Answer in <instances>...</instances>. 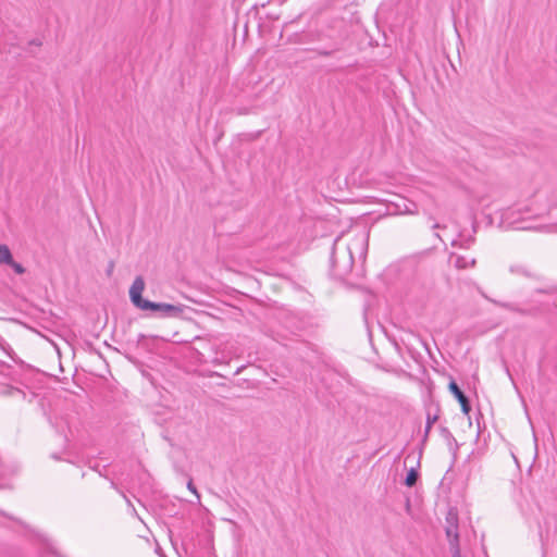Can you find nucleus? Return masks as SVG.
<instances>
[{"label": "nucleus", "instance_id": "nucleus-8", "mask_svg": "<svg viewBox=\"0 0 557 557\" xmlns=\"http://www.w3.org/2000/svg\"><path fill=\"white\" fill-rule=\"evenodd\" d=\"M419 479V472L416 468H410L406 474L404 484L408 487H412L416 485Z\"/></svg>", "mask_w": 557, "mask_h": 557}, {"label": "nucleus", "instance_id": "nucleus-3", "mask_svg": "<svg viewBox=\"0 0 557 557\" xmlns=\"http://www.w3.org/2000/svg\"><path fill=\"white\" fill-rule=\"evenodd\" d=\"M284 327L290 331V333L296 334L299 331H302L307 322L304 317L299 314L292 313L289 311H284Z\"/></svg>", "mask_w": 557, "mask_h": 557}, {"label": "nucleus", "instance_id": "nucleus-18", "mask_svg": "<svg viewBox=\"0 0 557 557\" xmlns=\"http://www.w3.org/2000/svg\"><path fill=\"white\" fill-rule=\"evenodd\" d=\"M440 227H441V225H440L438 223H435V224L433 225V228H440Z\"/></svg>", "mask_w": 557, "mask_h": 557}, {"label": "nucleus", "instance_id": "nucleus-4", "mask_svg": "<svg viewBox=\"0 0 557 557\" xmlns=\"http://www.w3.org/2000/svg\"><path fill=\"white\" fill-rule=\"evenodd\" d=\"M148 310L160 311L165 317H180L184 312V306L151 301V307H147Z\"/></svg>", "mask_w": 557, "mask_h": 557}, {"label": "nucleus", "instance_id": "nucleus-9", "mask_svg": "<svg viewBox=\"0 0 557 557\" xmlns=\"http://www.w3.org/2000/svg\"><path fill=\"white\" fill-rule=\"evenodd\" d=\"M13 260L10 248L7 245H0V263L10 264Z\"/></svg>", "mask_w": 557, "mask_h": 557}, {"label": "nucleus", "instance_id": "nucleus-1", "mask_svg": "<svg viewBox=\"0 0 557 557\" xmlns=\"http://www.w3.org/2000/svg\"><path fill=\"white\" fill-rule=\"evenodd\" d=\"M445 534L448 541L449 547L460 545L459 537V518L456 508H449L445 518Z\"/></svg>", "mask_w": 557, "mask_h": 557}, {"label": "nucleus", "instance_id": "nucleus-7", "mask_svg": "<svg viewBox=\"0 0 557 557\" xmlns=\"http://www.w3.org/2000/svg\"><path fill=\"white\" fill-rule=\"evenodd\" d=\"M437 419L438 416L436 413L432 416L430 412H428L422 443L426 442L430 431Z\"/></svg>", "mask_w": 557, "mask_h": 557}, {"label": "nucleus", "instance_id": "nucleus-11", "mask_svg": "<svg viewBox=\"0 0 557 557\" xmlns=\"http://www.w3.org/2000/svg\"><path fill=\"white\" fill-rule=\"evenodd\" d=\"M9 265L12 267V269L17 274H24L25 273V268L21 263L15 262L14 260H12V262Z\"/></svg>", "mask_w": 557, "mask_h": 557}, {"label": "nucleus", "instance_id": "nucleus-16", "mask_svg": "<svg viewBox=\"0 0 557 557\" xmlns=\"http://www.w3.org/2000/svg\"><path fill=\"white\" fill-rule=\"evenodd\" d=\"M335 263H336V260H335V255H334V252H333V253H332V264H333V267H335Z\"/></svg>", "mask_w": 557, "mask_h": 557}, {"label": "nucleus", "instance_id": "nucleus-17", "mask_svg": "<svg viewBox=\"0 0 557 557\" xmlns=\"http://www.w3.org/2000/svg\"><path fill=\"white\" fill-rule=\"evenodd\" d=\"M442 432H443V434H446V433H447V434H449V435H450V433H449V431H448V429H447V428H442Z\"/></svg>", "mask_w": 557, "mask_h": 557}, {"label": "nucleus", "instance_id": "nucleus-13", "mask_svg": "<svg viewBox=\"0 0 557 557\" xmlns=\"http://www.w3.org/2000/svg\"><path fill=\"white\" fill-rule=\"evenodd\" d=\"M474 243V237L470 236L468 237L467 239H465L461 244H460V247L461 248H470V246Z\"/></svg>", "mask_w": 557, "mask_h": 557}, {"label": "nucleus", "instance_id": "nucleus-10", "mask_svg": "<svg viewBox=\"0 0 557 557\" xmlns=\"http://www.w3.org/2000/svg\"><path fill=\"white\" fill-rule=\"evenodd\" d=\"M500 306L507 310H510V311H513V312H517V313H520L523 315L531 313L530 310L519 308V307L515 306L513 304L505 302V304H500Z\"/></svg>", "mask_w": 557, "mask_h": 557}, {"label": "nucleus", "instance_id": "nucleus-5", "mask_svg": "<svg viewBox=\"0 0 557 557\" xmlns=\"http://www.w3.org/2000/svg\"><path fill=\"white\" fill-rule=\"evenodd\" d=\"M449 392L454 395V397L458 400L461 407V411L468 416L471 411V405L469 398L466 396V394L461 391L459 385L456 383L454 379L450 380L448 384Z\"/></svg>", "mask_w": 557, "mask_h": 557}, {"label": "nucleus", "instance_id": "nucleus-14", "mask_svg": "<svg viewBox=\"0 0 557 557\" xmlns=\"http://www.w3.org/2000/svg\"><path fill=\"white\" fill-rule=\"evenodd\" d=\"M449 550H450L451 557H461L460 545L449 547Z\"/></svg>", "mask_w": 557, "mask_h": 557}, {"label": "nucleus", "instance_id": "nucleus-12", "mask_svg": "<svg viewBox=\"0 0 557 557\" xmlns=\"http://www.w3.org/2000/svg\"><path fill=\"white\" fill-rule=\"evenodd\" d=\"M187 488H188L193 494H195V495H196V497H197V499L199 500L200 495H199V493H198L197 488L195 487V485H194V483H193V481H191V480H189V481H188V483H187Z\"/></svg>", "mask_w": 557, "mask_h": 557}, {"label": "nucleus", "instance_id": "nucleus-6", "mask_svg": "<svg viewBox=\"0 0 557 557\" xmlns=\"http://www.w3.org/2000/svg\"><path fill=\"white\" fill-rule=\"evenodd\" d=\"M449 262L453 263L454 267L458 270L473 268L476 264V260L474 258L469 259L465 256H460L455 252H451L449 255Z\"/></svg>", "mask_w": 557, "mask_h": 557}, {"label": "nucleus", "instance_id": "nucleus-15", "mask_svg": "<svg viewBox=\"0 0 557 557\" xmlns=\"http://www.w3.org/2000/svg\"><path fill=\"white\" fill-rule=\"evenodd\" d=\"M411 207H416L413 202H409V205L405 203L404 212L406 213H414L416 211L411 209Z\"/></svg>", "mask_w": 557, "mask_h": 557}, {"label": "nucleus", "instance_id": "nucleus-2", "mask_svg": "<svg viewBox=\"0 0 557 557\" xmlns=\"http://www.w3.org/2000/svg\"><path fill=\"white\" fill-rule=\"evenodd\" d=\"M144 289L145 281L141 276H137L129 288V298L135 307L143 311H147V307H151V301L141 297Z\"/></svg>", "mask_w": 557, "mask_h": 557}]
</instances>
